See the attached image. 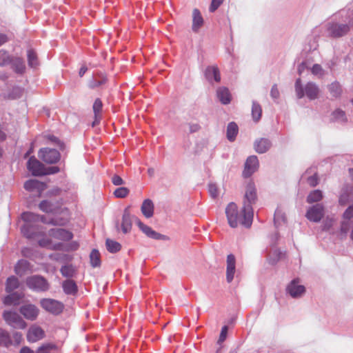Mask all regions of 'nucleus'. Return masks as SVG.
I'll list each match as a JSON object with an SVG mask.
<instances>
[{"instance_id":"obj_1","label":"nucleus","mask_w":353,"mask_h":353,"mask_svg":"<svg viewBox=\"0 0 353 353\" xmlns=\"http://www.w3.org/2000/svg\"><path fill=\"white\" fill-rule=\"evenodd\" d=\"M49 238H42L38 241V243L41 247L46 248L52 250H75L78 248V244L72 243L70 245H64L63 243H54L52 239L69 241L72 238V234L62 228H53L49 230Z\"/></svg>"},{"instance_id":"obj_2","label":"nucleus","mask_w":353,"mask_h":353,"mask_svg":"<svg viewBox=\"0 0 353 353\" xmlns=\"http://www.w3.org/2000/svg\"><path fill=\"white\" fill-rule=\"evenodd\" d=\"M21 219L24 221L23 225L21 228V231L24 236L28 239H33L37 236V228L34 223L42 222L43 223L52 225H64L68 221V218L61 220L51 219L47 221L44 216H41L33 212H26L21 214Z\"/></svg>"},{"instance_id":"obj_3","label":"nucleus","mask_w":353,"mask_h":353,"mask_svg":"<svg viewBox=\"0 0 353 353\" xmlns=\"http://www.w3.org/2000/svg\"><path fill=\"white\" fill-rule=\"evenodd\" d=\"M256 198L255 185L253 183H249L246 186L243 206L245 218L243 223L246 228H250L252 225L254 216L252 205L255 203Z\"/></svg>"},{"instance_id":"obj_4","label":"nucleus","mask_w":353,"mask_h":353,"mask_svg":"<svg viewBox=\"0 0 353 353\" xmlns=\"http://www.w3.org/2000/svg\"><path fill=\"white\" fill-rule=\"evenodd\" d=\"M294 86L296 94L299 99L306 96L309 99L314 100L318 98L320 94V89L316 83L308 82L303 87L299 78L296 80Z\"/></svg>"},{"instance_id":"obj_5","label":"nucleus","mask_w":353,"mask_h":353,"mask_svg":"<svg viewBox=\"0 0 353 353\" xmlns=\"http://www.w3.org/2000/svg\"><path fill=\"white\" fill-rule=\"evenodd\" d=\"M345 19V17L343 18L340 15V21H336V19H335L328 22L326 24V32L327 34L332 37H341L347 34L351 26L349 25L348 22L343 21Z\"/></svg>"},{"instance_id":"obj_6","label":"nucleus","mask_w":353,"mask_h":353,"mask_svg":"<svg viewBox=\"0 0 353 353\" xmlns=\"http://www.w3.org/2000/svg\"><path fill=\"white\" fill-rule=\"evenodd\" d=\"M225 214L230 227L236 228L239 224H241L246 227L243 223L245 220L243 208L242 209L241 212L239 213L237 205L234 203L232 202L227 205L225 208Z\"/></svg>"},{"instance_id":"obj_7","label":"nucleus","mask_w":353,"mask_h":353,"mask_svg":"<svg viewBox=\"0 0 353 353\" xmlns=\"http://www.w3.org/2000/svg\"><path fill=\"white\" fill-rule=\"evenodd\" d=\"M26 284L28 288L35 292H46L50 288L48 281L42 276L33 275L28 276Z\"/></svg>"},{"instance_id":"obj_8","label":"nucleus","mask_w":353,"mask_h":353,"mask_svg":"<svg viewBox=\"0 0 353 353\" xmlns=\"http://www.w3.org/2000/svg\"><path fill=\"white\" fill-rule=\"evenodd\" d=\"M3 318L9 325L14 328L23 330L27 327L26 321L15 312L5 311Z\"/></svg>"},{"instance_id":"obj_9","label":"nucleus","mask_w":353,"mask_h":353,"mask_svg":"<svg viewBox=\"0 0 353 353\" xmlns=\"http://www.w3.org/2000/svg\"><path fill=\"white\" fill-rule=\"evenodd\" d=\"M40 305L46 311L56 315L61 313L64 308L62 303L52 299H41Z\"/></svg>"},{"instance_id":"obj_10","label":"nucleus","mask_w":353,"mask_h":353,"mask_svg":"<svg viewBox=\"0 0 353 353\" xmlns=\"http://www.w3.org/2000/svg\"><path fill=\"white\" fill-rule=\"evenodd\" d=\"M39 157L44 162L52 164L58 162L60 159V154L58 150L50 148H41L39 152Z\"/></svg>"},{"instance_id":"obj_11","label":"nucleus","mask_w":353,"mask_h":353,"mask_svg":"<svg viewBox=\"0 0 353 353\" xmlns=\"http://www.w3.org/2000/svg\"><path fill=\"white\" fill-rule=\"evenodd\" d=\"M19 312L25 319L29 321L36 320L39 314V308L32 303L23 305L19 308Z\"/></svg>"},{"instance_id":"obj_12","label":"nucleus","mask_w":353,"mask_h":353,"mask_svg":"<svg viewBox=\"0 0 353 353\" xmlns=\"http://www.w3.org/2000/svg\"><path fill=\"white\" fill-rule=\"evenodd\" d=\"M324 215V208L321 204H316L310 207L307 212L306 217L312 222H319Z\"/></svg>"},{"instance_id":"obj_13","label":"nucleus","mask_w":353,"mask_h":353,"mask_svg":"<svg viewBox=\"0 0 353 353\" xmlns=\"http://www.w3.org/2000/svg\"><path fill=\"white\" fill-rule=\"evenodd\" d=\"M287 292L294 299L301 297L305 292L304 285L299 283V281L294 279L292 281L286 288Z\"/></svg>"},{"instance_id":"obj_14","label":"nucleus","mask_w":353,"mask_h":353,"mask_svg":"<svg viewBox=\"0 0 353 353\" xmlns=\"http://www.w3.org/2000/svg\"><path fill=\"white\" fill-rule=\"evenodd\" d=\"M259 165V160L256 156L249 157L245 163L243 176L245 178L250 177L258 170Z\"/></svg>"},{"instance_id":"obj_15","label":"nucleus","mask_w":353,"mask_h":353,"mask_svg":"<svg viewBox=\"0 0 353 353\" xmlns=\"http://www.w3.org/2000/svg\"><path fill=\"white\" fill-rule=\"evenodd\" d=\"M28 169L34 176H42L46 174L43 165L34 157L29 159L27 165Z\"/></svg>"},{"instance_id":"obj_16","label":"nucleus","mask_w":353,"mask_h":353,"mask_svg":"<svg viewBox=\"0 0 353 353\" xmlns=\"http://www.w3.org/2000/svg\"><path fill=\"white\" fill-rule=\"evenodd\" d=\"M45 336L43 330L36 325H32L27 333V340L30 343H35Z\"/></svg>"},{"instance_id":"obj_17","label":"nucleus","mask_w":353,"mask_h":353,"mask_svg":"<svg viewBox=\"0 0 353 353\" xmlns=\"http://www.w3.org/2000/svg\"><path fill=\"white\" fill-rule=\"evenodd\" d=\"M137 225L139 226L140 230L148 237L156 239V240H165L167 237L160 233L153 230L152 228L143 224L140 220L136 221Z\"/></svg>"},{"instance_id":"obj_18","label":"nucleus","mask_w":353,"mask_h":353,"mask_svg":"<svg viewBox=\"0 0 353 353\" xmlns=\"http://www.w3.org/2000/svg\"><path fill=\"white\" fill-rule=\"evenodd\" d=\"M226 267V280L228 283H231L234 278L236 272V259L235 256L230 254L227 256Z\"/></svg>"},{"instance_id":"obj_19","label":"nucleus","mask_w":353,"mask_h":353,"mask_svg":"<svg viewBox=\"0 0 353 353\" xmlns=\"http://www.w3.org/2000/svg\"><path fill=\"white\" fill-rule=\"evenodd\" d=\"M94 120L92 121V126L94 127L99 123L102 118L103 103L100 99H96L92 105Z\"/></svg>"},{"instance_id":"obj_20","label":"nucleus","mask_w":353,"mask_h":353,"mask_svg":"<svg viewBox=\"0 0 353 353\" xmlns=\"http://www.w3.org/2000/svg\"><path fill=\"white\" fill-rule=\"evenodd\" d=\"M271 147L270 140L266 138L257 139L254 142V149L259 154L265 153Z\"/></svg>"},{"instance_id":"obj_21","label":"nucleus","mask_w":353,"mask_h":353,"mask_svg":"<svg viewBox=\"0 0 353 353\" xmlns=\"http://www.w3.org/2000/svg\"><path fill=\"white\" fill-rule=\"evenodd\" d=\"M32 266L30 262L24 259H21L15 265L14 272L17 275L22 276L28 273L32 272Z\"/></svg>"},{"instance_id":"obj_22","label":"nucleus","mask_w":353,"mask_h":353,"mask_svg":"<svg viewBox=\"0 0 353 353\" xmlns=\"http://www.w3.org/2000/svg\"><path fill=\"white\" fill-rule=\"evenodd\" d=\"M205 76L207 80L212 83H219L221 81L220 72L217 66H208L205 70Z\"/></svg>"},{"instance_id":"obj_23","label":"nucleus","mask_w":353,"mask_h":353,"mask_svg":"<svg viewBox=\"0 0 353 353\" xmlns=\"http://www.w3.org/2000/svg\"><path fill=\"white\" fill-rule=\"evenodd\" d=\"M24 188L30 192H32L34 190H37L39 194L40 195L41 192L46 190V185L36 179H30L24 183Z\"/></svg>"},{"instance_id":"obj_24","label":"nucleus","mask_w":353,"mask_h":353,"mask_svg":"<svg viewBox=\"0 0 353 353\" xmlns=\"http://www.w3.org/2000/svg\"><path fill=\"white\" fill-rule=\"evenodd\" d=\"M61 204L59 202L54 203L50 201L44 200L39 203V209L46 213H56Z\"/></svg>"},{"instance_id":"obj_25","label":"nucleus","mask_w":353,"mask_h":353,"mask_svg":"<svg viewBox=\"0 0 353 353\" xmlns=\"http://www.w3.org/2000/svg\"><path fill=\"white\" fill-rule=\"evenodd\" d=\"M154 203L150 199H145L141 205V210L146 218H150L154 214Z\"/></svg>"},{"instance_id":"obj_26","label":"nucleus","mask_w":353,"mask_h":353,"mask_svg":"<svg viewBox=\"0 0 353 353\" xmlns=\"http://www.w3.org/2000/svg\"><path fill=\"white\" fill-rule=\"evenodd\" d=\"M132 229V219L128 209H125L121 223V230L123 233H128Z\"/></svg>"},{"instance_id":"obj_27","label":"nucleus","mask_w":353,"mask_h":353,"mask_svg":"<svg viewBox=\"0 0 353 353\" xmlns=\"http://www.w3.org/2000/svg\"><path fill=\"white\" fill-rule=\"evenodd\" d=\"M192 17V30L194 32H197L203 23V17L198 9L195 8L193 10Z\"/></svg>"},{"instance_id":"obj_28","label":"nucleus","mask_w":353,"mask_h":353,"mask_svg":"<svg viewBox=\"0 0 353 353\" xmlns=\"http://www.w3.org/2000/svg\"><path fill=\"white\" fill-rule=\"evenodd\" d=\"M106 78L103 72H93L92 80L90 82V87L94 88L104 83Z\"/></svg>"},{"instance_id":"obj_29","label":"nucleus","mask_w":353,"mask_h":353,"mask_svg":"<svg viewBox=\"0 0 353 353\" xmlns=\"http://www.w3.org/2000/svg\"><path fill=\"white\" fill-rule=\"evenodd\" d=\"M216 95L223 104H228L231 101L230 93L225 87L219 88L216 91Z\"/></svg>"},{"instance_id":"obj_30","label":"nucleus","mask_w":353,"mask_h":353,"mask_svg":"<svg viewBox=\"0 0 353 353\" xmlns=\"http://www.w3.org/2000/svg\"><path fill=\"white\" fill-rule=\"evenodd\" d=\"M23 295L19 293H11L6 296L3 299V303L6 305H19L20 300L23 298Z\"/></svg>"},{"instance_id":"obj_31","label":"nucleus","mask_w":353,"mask_h":353,"mask_svg":"<svg viewBox=\"0 0 353 353\" xmlns=\"http://www.w3.org/2000/svg\"><path fill=\"white\" fill-rule=\"evenodd\" d=\"M62 287L63 291L67 294H74L77 292V286L72 280H66L63 282Z\"/></svg>"},{"instance_id":"obj_32","label":"nucleus","mask_w":353,"mask_h":353,"mask_svg":"<svg viewBox=\"0 0 353 353\" xmlns=\"http://www.w3.org/2000/svg\"><path fill=\"white\" fill-rule=\"evenodd\" d=\"M12 344L13 343L8 332L3 328H0V346L8 347Z\"/></svg>"},{"instance_id":"obj_33","label":"nucleus","mask_w":353,"mask_h":353,"mask_svg":"<svg viewBox=\"0 0 353 353\" xmlns=\"http://www.w3.org/2000/svg\"><path fill=\"white\" fill-rule=\"evenodd\" d=\"M239 128L234 122H231L227 128V138L230 141H234L238 134Z\"/></svg>"},{"instance_id":"obj_34","label":"nucleus","mask_w":353,"mask_h":353,"mask_svg":"<svg viewBox=\"0 0 353 353\" xmlns=\"http://www.w3.org/2000/svg\"><path fill=\"white\" fill-rule=\"evenodd\" d=\"M11 63H12V68L17 73L22 74L24 72L26 66L22 59L12 57Z\"/></svg>"},{"instance_id":"obj_35","label":"nucleus","mask_w":353,"mask_h":353,"mask_svg":"<svg viewBox=\"0 0 353 353\" xmlns=\"http://www.w3.org/2000/svg\"><path fill=\"white\" fill-rule=\"evenodd\" d=\"M19 282L15 276H10L6 281V290L7 292H11L19 287Z\"/></svg>"},{"instance_id":"obj_36","label":"nucleus","mask_w":353,"mask_h":353,"mask_svg":"<svg viewBox=\"0 0 353 353\" xmlns=\"http://www.w3.org/2000/svg\"><path fill=\"white\" fill-rule=\"evenodd\" d=\"M90 263L93 268L101 265L100 254L97 250L93 249L90 254Z\"/></svg>"},{"instance_id":"obj_37","label":"nucleus","mask_w":353,"mask_h":353,"mask_svg":"<svg viewBox=\"0 0 353 353\" xmlns=\"http://www.w3.org/2000/svg\"><path fill=\"white\" fill-rule=\"evenodd\" d=\"M261 113L262 110L261 105L258 103L253 101L252 106V116L253 120L256 122L259 121L261 117Z\"/></svg>"},{"instance_id":"obj_38","label":"nucleus","mask_w":353,"mask_h":353,"mask_svg":"<svg viewBox=\"0 0 353 353\" xmlns=\"http://www.w3.org/2000/svg\"><path fill=\"white\" fill-rule=\"evenodd\" d=\"M323 198V193L321 190H316L311 192L307 197V202L309 203L318 202Z\"/></svg>"},{"instance_id":"obj_39","label":"nucleus","mask_w":353,"mask_h":353,"mask_svg":"<svg viewBox=\"0 0 353 353\" xmlns=\"http://www.w3.org/2000/svg\"><path fill=\"white\" fill-rule=\"evenodd\" d=\"M105 245L107 250L111 253L117 252L121 248L119 243L109 239L106 240Z\"/></svg>"},{"instance_id":"obj_40","label":"nucleus","mask_w":353,"mask_h":353,"mask_svg":"<svg viewBox=\"0 0 353 353\" xmlns=\"http://www.w3.org/2000/svg\"><path fill=\"white\" fill-rule=\"evenodd\" d=\"M27 56H28V65L30 67L34 68L39 65L37 55L33 50H32V49L28 50Z\"/></svg>"},{"instance_id":"obj_41","label":"nucleus","mask_w":353,"mask_h":353,"mask_svg":"<svg viewBox=\"0 0 353 353\" xmlns=\"http://www.w3.org/2000/svg\"><path fill=\"white\" fill-rule=\"evenodd\" d=\"M351 191L348 188L343 189L339 196V203L341 205H345L351 200Z\"/></svg>"},{"instance_id":"obj_42","label":"nucleus","mask_w":353,"mask_h":353,"mask_svg":"<svg viewBox=\"0 0 353 353\" xmlns=\"http://www.w3.org/2000/svg\"><path fill=\"white\" fill-rule=\"evenodd\" d=\"M11 62L12 57L9 53L4 50H0V65L5 66L9 65Z\"/></svg>"},{"instance_id":"obj_43","label":"nucleus","mask_w":353,"mask_h":353,"mask_svg":"<svg viewBox=\"0 0 353 353\" xmlns=\"http://www.w3.org/2000/svg\"><path fill=\"white\" fill-rule=\"evenodd\" d=\"M274 224L276 227L285 222V216L281 210H276L274 213Z\"/></svg>"},{"instance_id":"obj_44","label":"nucleus","mask_w":353,"mask_h":353,"mask_svg":"<svg viewBox=\"0 0 353 353\" xmlns=\"http://www.w3.org/2000/svg\"><path fill=\"white\" fill-rule=\"evenodd\" d=\"M75 272V268L72 265H64L61 268V272L65 277H72Z\"/></svg>"},{"instance_id":"obj_45","label":"nucleus","mask_w":353,"mask_h":353,"mask_svg":"<svg viewBox=\"0 0 353 353\" xmlns=\"http://www.w3.org/2000/svg\"><path fill=\"white\" fill-rule=\"evenodd\" d=\"M329 90L332 97H339L341 93V85L337 82L332 83L329 87Z\"/></svg>"},{"instance_id":"obj_46","label":"nucleus","mask_w":353,"mask_h":353,"mask_svg":"<svg viewBox=\"0 0 353 353\" xmlns=\"http://www.w3.org/2000/svg\"><path fill=\"white\" fill-rule=\"evenodd\" d=\"M130 192V190L128 188L125 187H120L117 188L114 191V195L117 198H125L126 197Z\"/></svg>"},{"instance_id":"obj_47","label":"nucleus","mask_w":353,"mask_h":353,"mask_svg":"<svg viewBox=\"0 0 353 353\" xmlns=\"http://www.w3.org/2000/svg\"><path fill=\"white\" fill-rule=\"evenodd\" d=\"M333 119L334 121L344 123L347 121L345 112L341 110H336L332 113Z\"/></svg>"},{"instance_id":"obj_48","label":"nucleus","mask_w":353,"mask_h":353,"mask_svg":"<svg viewBox=\"0 0 353 353\" xmlns=\"http://www.w3.org/2000/svg\"><path fill=\"white\" fill-rule=\"evenodd\" d=\"M339 15H341L343 18H345L343 20L345 22H348L350 26H353V10L348 11L343 10L340 12Z\"/></svg>"},{"instance_id":"obj_49","label":"nucleus","mask_w":353,"mask_h":353,"mask_svg":"<svg viewBox=\"0 0 353 353\" xmlns=\"http://www.w3.org/2000/svg\"><path fill=\"white\" fill-rule=\"evenodd\" d=\"M310 70L313 75L316 76L319 78L322 77L325 74L324 70L323 69L322 66L319 64H314L311 68Z\"/></svg>"},{"instance_id":"obj_50","label":"nucleus","mask_w":353,"mask_h":353,"mask_svg":"<svg viewBox=\"0 0 353 353\" xmlns=\"http://www.w3.org/2000/svg\"><path fill=\"white\" fill-rule=\"evenodd\" d=\"M208 191L212 198H216L219 195L217 186L214 183L208 185Z\"/></svg>"},{"instance_id":"obj_51","label":"nucleus","mask_w":353,"mask_h":353,"mask_svg":"<svg viewBox=\"0 0 353 353\" xmlns=\"http://www.w3.org/2000/svg\"><path fill=\"white\" fill-rule=\"evenodd\" d=\"M54 347V345L50 344L43 345L39 347L37 353H51L50 350Z\"/></svg>"},{"instance_id":"obj_52","label":"nucleus","mask_w":353,"mask_h":353,"mask_svg":"<svg viewBox=\"0 0 353 353\" xmlns=\"http://www.w3.org/2000/svg\"><path fill=\"white\" fill-rule=\"evenodd\" d=\"M343 218L347 220L353 219V204L350 205L344 212Z\"/></svg>"},{"instance_id":"obj_53","label":"nucleus","mask_w":353,"mask_h":353,"mask_svg":"<svg viewBox=\"0 0 353 353\" xmlns=\"http://www.w3.org/2000/svg\"><path fill=\"white\" fill-rule=\"evenodd\" d=\"M112 183L117 186L121 185L124 184V181L122 179V178L117 175L114 174L111 178Z\"/></svg>"},{"instance_id":"obj_54","label":"nucleus","mask_w":353,"mask_h":353,"mask_svg":"<svg viewBox=\"0 0 353 353\" xmlns=\"http://www.w3.org/2000/svg\"><path fill=\"white\" fill-rule=\"evenodd\" d=\"M227 333H228V326L225 325L221 329V334H220V336H219V341H218L219 343H223L225 340L226 336H227Z\"/></svg>"},{"instance_id":"obj_55","label":"nucleus","mask_w":353,"mask_h":353,"mask_svg":"<svg viewBox=\"0 0 353 353\" xmlns=\"http://www.w3.org/2000/svg\"><path fill=\"white\" fill-rule=\"evenodd\" d=\"M201 128V126L197 123H188V130L190 133H194L198 132Z\"/></svg>"},{"instance_id":"obj_56","label":"nucleus","mask_w":353,"mask_h":353,"mask_svg":"<svg viewBox=\"0 0 353 353\" xmlns=\"http://www.w3.org/2000/svg\"><path fill=\"white\" fill-rule=\"evenodd\" d=\"M270 95H271L272 98L274 99H279V97L280 96V94H279V89L277 88V85L276 84H274L272 87L271 91H270Z\"/></svg>"},{"instance_id":"obj_57","label":"nucleus","mask_w":353,"mask_h":353,"mask_svg":"<svg viewBox=\"0 0 353 353\" xmlns=\"http://www.w3.org/2000/svg\"><path fill=\"white\" fill-rule=\"evenodd\" d=\"M12 338L14 340V344L15 345H19L23 339L22 334L19 332H15L12 335Z\"/></svg>"},{"instance_id":"obj_58","label":"nucleus","mask_w":353,"mask_h":353,"mask_svg":"<svg viewBox=\"0 0 353 353\" xmlns=\"http://www.w3.org/2000/svg\"><path fill=\"white\" fill-rule=\"evenodd\" d=\"M307 182L310 186L314 187L318 184V179L316 174L308 177Z\"/></svg>"},{"instance_id":"obj_59","label":"nucleus","mask_w":353,"mask_h":353,"mask_svg":"<svg viewBox=\"0 0 353 353\" xmlns=\"http://www.w3.org/2000/svg\"><path fill=\"white\" fill-rule=\"evenodd\" d=\"M21 254L25 257H31L32 256V250L28 248H24L21 250Z\"/></svg>"},{"instance_id":"obj_60","label":"nucleus","mask_w":353,"mask_h":353,"mask_svg":"<svg viewBox=\"0 0 353 353\" xmlns=\"http://www.w3.org/2000/svg\"><path fill=\"white\" fill-rule=\"evenodd\" d=\"M307 68L306 63L303 62L298 66V72L301 74Z\"/></svg>"},{"instance_id":"obj_61","label":"nucleus","mask_w":353,"mask_h":353,"mask_svg":"<svg viewBox=\"0 0 353 353\" xmlns=\"http://www.w3.org/2000/svg\"><path fill=\"white\" fill-rule=\"evenodd\" d=\"M19 353H34V352L32 350H31L29 347L24 346L21 347Z\"/></svg>"},{"instance_id":"obj_62","label":"nucleus","mask_w":353,"mask_h":353,"mask_svg":"<svg viewBox=\"0 0 353 353\" xmlns=\"http://www.w3.org/2000/svg\"><path fill=\"white\" fill-rule=\"evenodd\" d=\"M8 38L7 36L4 34L0 33V46L7 42Z\"/></svg>"},{"instance_id":"obj_63","label":"nucleus","mask_w":353,"mask_h":353,"mask_svg":"<svg viewBox=\"0 0 353 353\" xmlns=\"http://www.w3.org/2000/svg\"><path fill=\"white\" fill-rule=\"evenodd\" d=\"M341 230L343 232L346 233L348 230L347 223L345 221L342 223Z\"/></svg>"},{"instance_id":"obj_64","label":"nucleus","mask_w":353,"mask_h":353,"mask_svg":"<svg viewBox=\"0 0 353 353\" xmlns=\"http://www.w3.org/2000/svg\"><path fill=\"white\" fill-rule=\"evenodd\" d=\"M87 70H88V68L85 65L82 66L79 72V76L81 77H83L85 74Z\"/></svg>"}]
</instances>
